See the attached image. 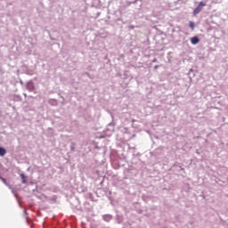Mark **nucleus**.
I'll list each match as a JSON object with an SVG mask.
<instances>
[{
	"mask_svg": "<svg viewBox=\"0 0 228 228\" xmlns=\"http://www.w3.org/2000/svg\"><path fill=\"white\" fill-rule=\"evenodd\" d=\"M104 218H110V216H106Z\"/></svg>",
	"mask_w": 228,
	"mask_h": 228,
	"instance_id": "423d86ee",
	"label": "nucleus"
},
{
	"mask_svg": "<svg viewBox=\"0 0 228 228\" xmlns=\"http://www.w3.org/2000/svg\"><path fill=\"white\" fill-rule=\"evenodd\" d=\"M6 154V150L4 148L0 147V156H4Z\"/></svg>",
	"mask_w": 228,
	"mask_h": 228,
	"instance_id": "7ed1b4c3",
	"label": "nucleus"
},
{
	"mask_svg": "<svg viewBox=\"0 0 228 228\" xmlns=\"http://www.w3.org/2000/svg\"><path fill=\"white\" fill-rule=\"evenodd\" d=\"M203 6H206V2H200L198 6L193 11V15H198V13H200Z\"/></svg>",
	"mask_w": 228,
	"mask_h": 228,
	"instance_id": "f257e3e1",
	"label": "nucleus"
},
{
	"mask_svg": "<svg viewBox=\"0 0 228 228\" xmlns=\"http://www.w3.org/2000/svg\"><path fill=\"white\" fill-rule=\"evenodd\" d=\"M189 28H191V29H192V31H193V29H195V23L193 21H190Z\"/></svg>",
	"mask_w": 228,
	"mask_h": 228,
	"instance_id": "20e7f679",
	"label": "nucleus"
},
{
	"mask_svg": "<svg viewBox=\"0 0 228 228\" xmlns=\"http://www.w3.org/2000/svg\"><path fill=\"white\" fill-rule=\"evenodd\" d=\"M200 42V39H199L198 37H193L191 38V43L192 44V45H197V44H199Z\"/></svg>",
	"mask_w": 228,
	"mask_h": 228,
	"instance_id": "f03ea898",
	"label": "nucleus"
},
{
	"mask_svg": "<svg viewBox=\"0 0 228 228\" xmlns=\"http://www.w3.org/2000/svg\"><path fill=\"white\" fill-rule=\"evenodd\" d=\"M20 177H21L23 184L26 183V175L24 174H20Z\"/></svg>",
	"mask_w": 228,
	"mask_h": 228,
	"instance_id": "39448f33",
	"label": "nucleus"
},
{
	"mask_svg": "<svg viewBox=\"0 0 228 228\" xmlns=\"http://www.w3.org/2000/svg\"><path fill=\"white\" fill-rule=\"evenodd\" d=\"M155 69H158V66H155Z\"/></svg>",
	"mask_w": 228,
	"mask_h": 228,
	"instance_id": "0eeeda50",
	"label": "nucleus"
}]
</instances>
